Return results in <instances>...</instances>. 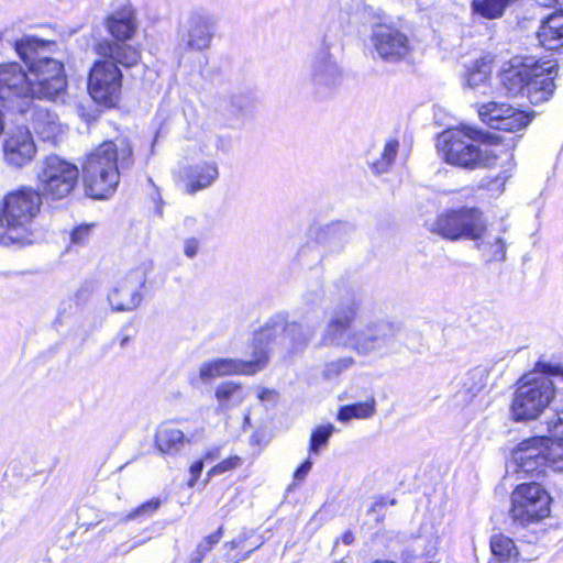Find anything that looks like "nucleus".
<instances>
[{"label":"nucleus","instance_id":"1","mask_svg":"<svg viewBox=\"0 0 563 563\" xmlns=\"http://www.w3.org/2000/svg\"><path fill=\"white\" fill-rule=\"evenodd\" d=\"M358 307L354 295L342 300L332 311L322 331L320 344L349 347L358 355L384 353L394 342L398 329L394 323L380 320L352 331Z\"/></svg>","mask_w":563,"mask_h":563},{"label":"nucleus","instance_id":"2","mask_svg":"<svg viewBox=\"0 0 563 563\" xmlns=\"http://www.w3.org/2000/svg\"><path fill=\"white\" fill-rule=\"evenodd\" d=\"M134 163L130 141L118 137L106 141L86 155L82 174L86 194L95 199L108 198L119 185L121 172Z\"/></svg>","mask_w":563,"mask_h":563},{"label":"nucleus","instance_id":"3","mask_svg":"<svg viewBox=\"0 0 563 563\" xmlns=\"http://www.w3.org/2000/svg\"><path fill=\"white\" fill-rule=\"evenodd\" d=\"M55 46V42L31 35H24L14 43V49L32 78L31 100H56L65 93L67 81L64 65L48 56Z\"/></svg>","mask_w":563,"mask_h":563},{"label":"nucleus","instance_id":"4","mask_svg":"<svg viewBox=\"0 0 563 563\" xmlns=\"http://www.w3.org/2000/svg\"><path fill=\"white\" fill-rule=\"evenodd\" d=\"M484 133L470 125L449 129L438 136L437 147L446 163L474 169L507 164L514 167L512 153L499 146L487 145L481 148L474 141L482 140Z\"/></svg>","mask_w":563,"mask_h":563},{"label":"nucleus","instance_id":"5","mask_svg":"<svg viewBox=\"0 0 563 563\" xmlns=\"http://www.w3.org/2000/svg\"><path fill=\"white\" fill-rule=\"evenodd\" d=\"M556 64L552 60L514 58L500 80L507 95L526 97L532 104L548 101L555 91Z\"/></svg>","mask_w":563,"mask_h":563},{"label":"nucleus","instance_id":"6","mask_svg":"<svg viewBox=\"0 0 563 563\" xmlns=\"http://www.w3.org/2000/svg\"><path fill=\"white\" fill-rule=\"evenodd\" d=\"M551 376L563 378V367L540 361L534 372L521 377L510 407L515 421L533 420L550 405L554 397Z\"/></svg>","mask_w":563,"mask_h":563},{"label":"nucleus","instance_id":"7","mask_svg":"<svg viewBox=\"0 0 563 563\" xmlns=\"http://www.w3.org/2000/svg\"><path fill=\"white\" fill-rule=\"evenodd\" d=\"M41 195L27 187L11 191L0 200V244L30 242L31 224L40 212Z\"/></svg>","mask_w":563,"mask_h":563},{"label":"nucleus","instance_id":"8","mask_svg":"<svg viewBox=\"0 0 563 563\" xmlns=\"http://www.w3.org/2000/svg\"><path fill=\"white\" fill-rule=\"evenodd\" d=\"M316 324L309 322H287L283 316L273 317L254 334V344L268 351L272 345H280L292 351L301 350L312 339Z\"/></svg>","mask_w":563,"mask_h":563},{"label":"nucleus","instance_id":"9","mask_svg":"<svg viewBox=\"0 0 563 563\" xmlns=\"http://www.w3.org/2000/svg\"><path fill=\"white\" fill-rule=\"evenodd\" d=\"M551 497L539 484L518 485L511 494L510 518L522 528L539 523L550 515Z\"/></svg>","mask_w":563,"mask_h":563},{"label":"nucleus","instance_id":"10","mask_svg":"<svg viewBox=\"0 0 563 563\" xmlns=\"http://www.w3.org/2000/svg\"><path fill=\"white\" fill-rule=\"evenodd\" d=\"M32 78L16 62L0 63V106L8 111L26 113L32 104Z\"/></svg>","mask_w":563,"mask_h":563},{"label":"nucleus","instance_id":"11","mask_svg":"<svg viewBox=\"0 0 563 563\" xmlns=\"http://www.w3.org/2000/svg\"><path fill=\"white\" fill-rule=\"evenodd\" d=\"M487 225L482 211L477 208H461L446 211L438 217L431 231L455 241L460 239L481 240Z\"/></svg>","mask_w":563,"mask_h":563},{"label":"nucleus","instance_id":"12","mask_svg":"<svg viewBox=\"0 0 563 563\" xmlns=\"http://www.w3.org/2000/svg\"><path fill=\"white\" fill-rule=\"evenodd\" d=\"M307 80L318 98L331 97L342 81V69L331 54V44L324 35L321 46L310 58Z\"/></svg>","mask_w":563,"mask_h":563},{"label":"nucleus","instance_id":"13","mask_svg":"<svg viewBox=\"0 0 563 563\" xmlns=\"http://www.w3.org/2000/svg\"><path fill=\"white\" fill-rule=\"evenodd\" d=\"M375 18L377 21L372 24L369 41L378 58L387 63L407 59L413 51L409 37L394 25L385 23L382 11Z\"/></svg>","mask_w":563,"mask_h":563},{"label":"nucleus","instance_id":"14","mask_svg":"<svg viewBox=\"0 0 563 563\" xmlns=\"http://www.w3.org/2000/svg\"><path fill=\"white\" fill-rule=\"evenodd\" d=\"M78 168L56 155L47 156L37 172L38 189L52 199H62L75 188Z\"/></svg>","mask_w":563,"mask_h":563},{"label":"nucleus","instance_id":"15","mask_svg":"<svg viewBox=\"0 0 563 563\" xmlns=\"http://www.w3.org/2000/svg\"><path fill=\"white\" fill-rule=\"evenodd\" d=\"M152 268L151 262L142 263L128 271L108 291V302L118 312L133 311L143 300L142 289L147 274Z\"/></svg>","mask_w":563,"mask_h":563},{"label":"nucleus","instance_id":"16","mask_svg":"<svg viewBox=\"0 0 563 563\" xmlns=\"http://www.w3.org/2000/svg\"><path fill=\"white\" fill-rule=\"evenodd\" d=\"M122 88V74L117 65L109 60H98L90 69L88 91L91 98L106 107H114Z\"/></svg>","mask_w":563,"mask_h":563},{"label":"nucleus","instance_id":"17","mask_svg":"<svg viewBox=\"0 0 563 563\" xmlns=\"http://www.w3.org/2000/svg\"><path fill=\"white\" fill-rule=\"evenodd\" d=\"M252 358H216L205 362L199 367V376L203 382L227 375H254L262 371L268 357L264 347L253 343Z\"/></svg>","mask_w":563,"mask_h":563},{"label":"nucleus","instance_id":"18","mask_svg":"<svg viewBox=\"0 0 563 563\" xmlns=\"http://www.w3.org/2000/svg\"><path fill=\"white\" fill-rule=\"evenodd\" d=\"M544 437H534L520 442L511 453L507 470L518 475L539 477L549 468L544 449Z\"/></svg>","mask_w":563,"mask_h":563},{"label":"nucleus","instance_id":"19","mask_svg":"<svg viewBox=\"0 0 563 563\" xmlns=\"http://www.w3.org/2000/svg\"><path fill=\"white\" fill-rule=\"evenodd\" d=\"M217 30L214 16L208 12H192L179 27V47L184 51L202 52L210 47Z\"/></svg>","mask_w":563,"mask_h":563},{"label":"nucleus","instance_id":"20","mask_svg":"<svg viewBox=\"0 0 563 563\" xmlns=\"http://www.w3.org/2000/svg\"><path fill=\"white\" fill-rule=\"evenodd\" d=\"M478 115L492 129L506 132L522 130L531 120L527 112L508 103L496 101L482 104L478 109Z\"/></svg>","mask_w":563,"mask_h":563},{"label":"nucleus","instance_id":"21","mask_svg":"<svg viewBox=\"0 0 563 563\" xmlns=\"http://www.w3.org/2000/svg\"><path fill=\"white\" fill-rule=\"evenodd\" d=\"M36 147L27 128L16 129L3 142V157L12 167H23L35 156Z\"/></svg>","mask_w":563,"mask_h":563},{"label":"nucleus","instance_id":"22","mask_svg":"<svg viewBox=\"0 0 563 563\" xmlns=\"http://www.w3.org/2000/svg\"><path fill=\"white\" fill-rule=\"evenodd\" d=\"M219 178L216 162H199L180 168L179 180L187 195H195L211 187Z\"/></svg>","mask_w":563,"mask_h":563},{"label":"nucleus","instance_id":"23","mask_svg":"<svg viewBox=\"0 0 563 563\" xmlns=\"http://www.w3.org/2000/svg\"><path fill=\"white\" fill-rule=\"evenodd\" d=\"M20 114L43 141H54L63 133V125L58 121V117L48 109L35 104L33 100L27 112Z\"/></svg>","mask_w":563,"mask_h":563},{"label":"nucleus","instance_id":"24","mask_svg":"<svg viewBox=\"0 0 563 563\" xmlns=\"http://www.w3.org/2000/svg\"><path fill=\"white\" fill-rule=\"evenodd\" d=\"M192 437L177 428L174 421L164 422L156 430L155 446L162 454L176 456L191 443Z\"/></svg>","mask_w":563,"mask_h":563},{"label":"nucleus","instance_id":"25","mask_svg":"<svg viewBox=\"0 0 563 563\" xmlns=\"http://www.w3.org/2000/svg\"><path fill=\"white\" fill-rule=\"evenodd\" d=\"M96 53L113 63L114 65H122L124 67H132L136 65L141 58L137 48L128 44L126 42H112L102 40L95 46Z\"/></svg>","mask_w":563,"mask_h":563},{"label":"nucleus","instance_id":"26","mask_svg":"<svg viewBox=\"0 0 563 563\" xmlns=\"http://www.w3.org/2000/svg\"><path fill=\"white\" fill-rule=\"evenodd\" d=\"M556 8V12L542 22L537 33L540 44L549 51L563 47V5Z\"/></svg>","mask_w":563,"mask_h":563},{"label":"nucleus","instance_id":"27","mask_svg":"<svg viewBox=\"0 0 563 563\" xmlns=\"http://www.w3.org/2000/svg\"><path fill=\"white\" fill-rule=\"evenodd\" d=\"M489 371L485 366H477L466 373L462 380V387L455 395L456 404L468 405L486 386Z\"/></svg>","mask_w":563,"mask_h":563},{"label":"nucleus","instance_id":"28","mask_svg":"<svg viewBox=\"0 0 563 563\" xmlns=\"http://www.w3.org/2000/svg\"><path fill=\"white\" fill-rule=\"evenodd\" d=\"M106 26L115 42H126L136 31L135 14L131 9L115 12L107 19Z\"/></svg>","mask_w":563,"mask_h":563},{"label":"nucleus","instance_id":"29","mask_svg":"<svg viewBox=\"0 0 563 563\" xmlns=\"http://www.w3.org/2000/svg\"><path fill=\"white\" fill-rule=\"evenodd\" d=\"M246 394L243 386L234 382L221 383L216 389V398L223 409L239 406L245 399Z\"/></svg>","mask_w":563,"mask_h":563},{"label":"nucleus","instance_id":"30","mask_svg":"<svg viewBox=\"0 0 563 563\" xmlns=\"http://www.w3.org/2000/svg\"><path fill=\"white\" fill-rule=\"evenodd\" d=\"M517 0H473L472 11L479 16L494 20L500 18L505 10Z\"/></svg>","mask_w":563,"mask_h":563},{"label":"nucleus","instance_id":"31","mask_svg":"<svg viewBox=\"0 0 563 563\" xmlns=\"http://www.w3.org/2000/svg\"><path fill=\"white\" fill-rule=\"evenodd\" d=\"M376 412V400L374 397L366 401L356 402L341 407L338 413L340 421L346 422L351 419H368Z\"/></svg>","mask_w":563,"mask_h":563},{"label":"nucleus","instance_id":"32","mask_svg":"<svg viewBox=\"0 0 563 563\" xmlns=\"http://www.w3.org/2000/svg\"><path fill=\"white\" fill-rule=\"evenodd\" d=\"M490 550L493 555L500 561H509L518 556L519 552L512 539L505 534H494L490 538Z\"/></svg>","mask_w":563,"mask_h":563},{"label":"nucleus","instance_id":"33","mask_svg":"<svg viewBox=\"0 0 563 563\" xmlns=\"http://www.w3.org/2000/svg\"><path fill=\"white\" fill-rule=\"evenodd\" d=\"M399 143L396 140H389L385 143L380 157L372 163L375 174H384L391 167L398 151Z\"/></svg>","mask_w":563,"mask_h":563},{"label":"nucleus","instance_id":"34","mask_svg":"<svg viewBox=\"0 0 563 563\" xmlns=\"http://www.w3.org/2000/svg\"><path fill=\"white\" fill-rule=\"evenodd\" d=\"M350 231L344 223H332L323 230L320 239L331 246L341 247L346 242Z\"/></svg>","mask_w":563,"mask_h":563},{"label":"nucleus","instance_id":"35","mask_svg":"<svg viewBox=\"0 0 563 563\" xmlns=\"http://www.w3.org/2000/svg\"><path fill=\"white\" fill-rule=\"evenodd\" d=\"M544 455H547L549 467L554 471H563V442L551 440L544 437Z\"/></svg>","mask_w":563,"mask_h":563},{"label":"nucleus","instance_id":"36","mask_svg":"<svg viewBox=\"0 0 563 563\" xmlns=\"http://www.w3.org/2000/svg\"><path fill=\"white\" fill-rule=\"evenodd\" d=\"M334 431L335 427L331 423L317 427L310 437L309 452L319 454L320 450L328 444V441Z\"/></svg>","mask_w":563,"mask_h":563},{"label":"nucleus","instance_id":"37","mask_svg":"<svg viewBox=\"0 0 563 563\" xmlns=\"http://www.w3.org/2000/svg\"><path fill=\"white\" fill-rule=\"evenodd\" d=\"M477 247L483 251L488 262H501L506 258V242L501 238H497L492 243H479Z\"/></svg>","mask_w":563,"mask_h":563},{"label":"nucleus","instance_id":"38","mask_svg":"<svg viewBox=\"0 0 563 563\" xmlns=\"http://www.w3.org/2000/svg\"><path fill=\"white\" fill-rule=\"evenodd\" d=\"M490 76V67L486 62L477 63L467 76V85L472 88L478 87L486 82Z\"/></svg>","mask_w":563,"mask_h":563},{"label":"nucleus","instance_id":"39","mask_svg":"<svg viewBox=\"0 0 563 563\" xmlns=\"http://www.w3.org/2000/svg\"><path fill=\"white\" fill-rule=\"evenodd\" d=\"M354 363L352 357H342L325 364L323 375L328 379L338 377L343 371L351 367Z\"/></svg>","mask_w":563,"mask_h":563},{"label":"nucleus","instance_id":"40","mask_svg":"<svg viewBox=\"0 0 563 563\" xmlns=\"http://www.w3.org/2000/svg\"><path fill=\"white\" fill-rule=\"evenodd\" d=\"M242 464V459L239 455L230 456L217 465H214L212 468H210L207 473V479L206 483L213 476L223 474L228 471H232L236 467H239Z\"/></svg>","mask_w":563,"mask_h":563},{"label":"nucleus","instance_id":"41","mask_svg":"<svg viewBox=\"0 0 563 563\" xmlns=\"http://www.w3.org/2000/svg\"><path fill=\"white\" fill-rule=\"evenodd\" d=\"M161 506L159 499H151L141 506H139L135 510L131 511L126 517L125 520H133L136 518H140L142 516H151L153 515Z\"/></svg>","mask_w":563,"mask_h":563},{"label":"nucleus","instance_id":"42","mask_svg":"<svg viewBox=\"0 0 563 563\" xmlns=\"http://www.w3.org/2000/svg\"><path fill=\"white\" fill-rule=\"evenodd\" d=\"M548 430L551 440L563 442V411L556 412L553 418L548 421Z\"/></svg>","mask_w":563,"mask_h":563},{"label":"nucleus","instance_id":"43","mask_svg":"<svg viewBox=\"0 0 563 563\" xmlns=\"http://www.w3.org/2000/svg\"><path fill=\"white\" fill-rule=\"evenodd\" d=\"M223 530L222 527H220L216 532L211 533L210 536L203 538V540L197 545L199 549L208 554L212 548L220 541L222 538Z\"/></svg>","mask_w":563,"mask_h":563},{"label":"nucleus","instance_id":"44","mask_svg":"<svg viewBox=\"0 0 563 563\" xmlns=\"http://www.w3.org/2000/svg\"><path fill=\"white\" fill-rule=\"evenodd\" d=\"M509 169H506L505 172L498 174L489 184L486 185L488 190L501 194L505 188L506 181L509 179L510 175L508 174Z\"/></svg>","mask_w":563,"mask_h":563},{"label":"nucleus","instance_id":"45","mask_svg":"<svg viewBox=\"0 0 563 563\" xmlns=\"http://www.w3.org/2000/svg\"><path fill=\"white\" fill-rule=\"evenodd\" d=\"M183 247L185 256L188 258H194L199 252L200 242L197 238L189 236L184 240Z\"/></svg>","mask_w":563,"mask_h":563},{"label":"nucleus","instance_id":"46","mask_svg":"<svg viewBox=\"0 0 563 563\" xmlns=\"http://www.w3.org/2000/svg\"><path fill=\"white\" fill-rule=\"evenodd\" d=\"M180 227L186 233H200L201 224L198 218L192 216H187L184 218Z\"/></svg>","mask_w":563,"mask_h":563},{"label":"nucleus","instance_id":"47","mask_svg":"<svg viewBox=\"0 0 563 563\" xmlns=\"http://www.w3.org/2000/svg\"><path fill=\"white\" fill-rule=\"evenodd\" d=\"M90 234L89 225H80L76 228L70 235L71 244H82L88 239Z\"/></svg>","mask_w":563,"mask_h":563},{"label":"nucleus","instance_id":"48","mask_svg":"<svg viewBox=\"0 0 563 563\" xmlns=\"http://www.w3.org/2000/svg\"><path fill=\"white\" fill-rule=\"evenodd\" d=\"M203 470V460L196 461L191 464L189 468L190 479L188 481V486L194 487L197 479L199 478L201 472Z\"/></svg>","mask_w":563,"mask_h":563},{"label":"nucleus","instance_id":"49","mask_svg":"<svg viewBox=\"0 0 563 563\" xmlns=\"http://www.w3.org/2000/svg\"><path fill=\"white\" fill-rule=\"evenodd\" d=\"M312 461L310 459H307L294 473V479L297 482H301L306 478L308 473L312 468Z\"/></svg>","mask_w":563,"mask_h":563},{"label":"nucleus","instance_id":"50","mask_svg":"<svg viewBox=\"0 0 563 563\" xmlns=\"http://www.w3.org/2000/svg\"><path fill=\"white\" fill-rule=\"evenodd\" d=\"M220 456V448H212L210 450H208L201 460H203V462H212L214 460H217L218 457Z\"/></svg>","mask_w":563,"mask_h":563},{"label":"nucleus","instance_id":"51","mask_svg":"<svg viewBox=\"0 0 563 563\" xmlns=\"http://www.w3.org/2000/svg\"><path fill=\"white\" fill-rule=\"evenodd\" d=\"M386 505H387L386 499L384 497H380L372 505L368 512L369 514H378L386 507Z\"/></svg>","mask_w":563,"mask_h":563},{"label":"nucleus","instance_id":"52","mask_svg":"<svg viewBox=\"0 0 563 563\" xmlns=\"http://www.w3.org/2000/svg\"><path fill=\"white\" fill-rule=\"evenodd\" d=\"M536 2L541 7H561L563 5V0H536Z\"/></svg>","mask_w":563,"mask_h":563},{"label":"nucleus","instance_id":"53","mask_svg":"<svg viewBox=\"0 0 563 563\" xmlns=\"http://www.w3.org/2000/svg\"><path fill=\"white\" fill-rule=\"evenodd\" d=\"M206 553L202 552L199 547L196 548V551L192 553L190 563H201L202 560L206 558Z\"/></svg>","mask_w":563,"mask_h":563},{"label":"nucleus","instance_id":"54","mask_svg":"<svg viewBox=\"0 0 563 563\" xmlns=\"http://www.w3.org/2000/svg\"><path fill=\"white\" fill-rule=\"evenodd\" d=\"M274 393L269 389H263L260 394H258V398L261 400H266L268 399Z\"/></svg>","mask_w":563,"mask_h":563},{"label":"nucleus","instance_id":"55","mask_svg":"<svg viewBox=\"0 0 563 563\" xmlns=\"http://www.w3.org/2000/svg\"><path fill=\"white\" fill-rule=\"evenodd\" d=\"M544 531L541 530L540 532H534L533 536L531 538H528L527 539V542L528 543H534L537 542L539 539H540V533H543Z\"/></svg>","mask_w":563,"mask_h":563},{"label":"nucleus","instance_id":"56","mask_svg":"<svg viewBox=\"0 0 563 563\" xmlns=\"http://www.w3.org/2000/svg\"><path fill=\"white\" fill-rule=\"evenodd\" d=\"M353 541V536L351 532H346L344 536H343V542L345 544H350L351 542Z\"/></svg>","mask_w":563,"mask_h":563},{"label":"nucleus","instance_id":"57","mask_svg":"<svg viewBox=\"0 0 563 563\" xmlns=\"http://www.w3.org/2000/svg\"><path fill=\"white\" fill-rule=\"evenodd\" d=\"M129 340H130L129 335H122L121 340H120V346L124 347L128 344Z\"/></svg>","mask_w":563,"mask_h":563},{"label":"nucleus","instance_id":"58","mask_svg":"<svg viewBox=\"0 0 563 563\" xmlns=\"http://www.w3.org/2000/svg\"><path fill=\"white\" fill-rule=\"evenodd\" d=\"M227 545L230 547L231 550H234L239 547L236 541H231V542L227 543Z\"/></svg>","mask_w":563,"mask_h":563},{"label":"nucleus","instance_id":"59","mask_svg":"<svg viewBox=\"0 0 563 563\" xmlns=\"http://www.w3.org/2000/svg\"><path fill=\"white\" fill-rule=\"evenodd\" d=\"M389 504H390V505H395V500H394V499H391V500L389 501Z\"/></svg>","mask_w":563,"mask_h":563}]
</instances>
